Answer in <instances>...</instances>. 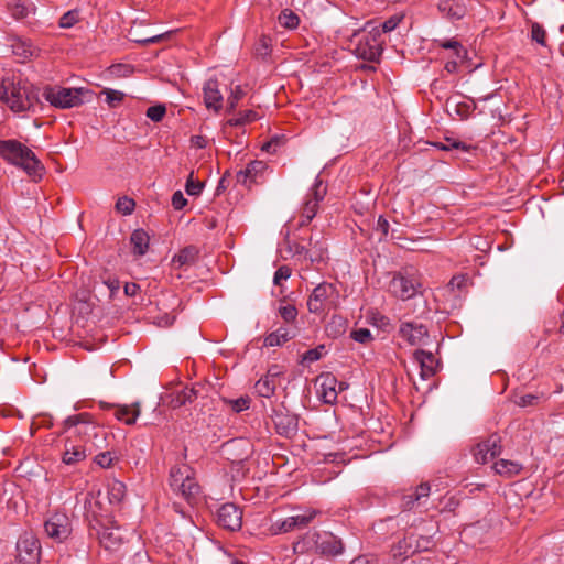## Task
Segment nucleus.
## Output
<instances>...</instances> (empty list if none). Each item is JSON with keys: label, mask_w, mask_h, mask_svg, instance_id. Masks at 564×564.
<instances>
[{"label": "nucleus", "mask_w": 564, "mask_h": 564, "mask_svg": "<svg viewBox=\"0 0 564 564\" xmlns=\"http://www.w3.org/2000/svg\"><path fill=\"white\" fill-rule=\"evenodd\" d=\"M0 156L21 169L33 182H40L45 174V167L36 154L18 140H2Z\"/></svg>", "instance_id": "1"}, {"label": "nucleus", "mask_w": 564, "mask_h": 564, "mask_svg": "<svg viewBox=\"0 0 564 564\" xmlns=\"http://www.w3.org/2000/svg\"><path fill=\"white\" fill-rule=\"evenodd\" d=\"M296 553L314 552L323 556L335 557L344 552L343 541L328 531H307L296 543Z\"/></svg>", "instance_id": "2"}, {"label": "nucleus", "mask_w": 564, "mask_h": 564, "mask_svg": "<svg viewBox=\"0 0 564 564\" xmlns=\"http://www.w3.org/2000/svg\"><path fill=\"white\" fill-rule=\"evenodd\" d=\"M86 97H91V91L83 87L66 88L46 85L42 90V98L57 109L78 107L86 101Z\"/></svg>", "instance_id": "3"}, {"label": "nucleus", "mask_w": 564, "mask_h": 564, "mask_svg": "<svg viewBox=\"0 0 564 564\" xmlns=\"http://www.w3.org/2000/svg\"><path fill=\"white\" fill-rule=\"evenodd\" d=\"M350 43L354 45V53L358 58L372 63L379 62L383 51L379 28L355 32Z\"/></svg>", "instance_id": "4"}, {"label": "nucleus", "mask_w": 564, "mask_h": 564, "mask_svg": "<svg viewBox=\"0 0 564 564\" xmlns=\"http://www.w3.org/2000/svg\"><path fill=\"white\" fill-rule=\"evenodd\" d=\"M422 286L421 279L414 268H404L394 272L388 284V291L394 297L406 301L414 297Z\"/></svg>", "instance_id": "5"}, {"label": "nucleus", "mask_w": 564, "mask_h": 564, "mask_svg": "<svg viewBox=\"0 0 564 564\" xmlns=\"http://www.w3.org/2000/svg\"><path fill=\"white\" fill-rule=\"evenodd\" d=\"M318 513L319 511L316 509H304L300 513L293 514L284 519L275 520L271 524L270 531L272 534L276 535L289 533L299 529H304L312 523V521L316 518Z\"/></svg>", "instance_id": "6"}, {"label": "nucleus", "mask_w": 564, "mask_h": 564, "mask_svg": "<svg viewBox=\"0 0 564 564\" xmlns=\"http://www.w3.org/2000/svg\"><path fill=\"white\" fill-rule=\"evenodd\" d=\"M337 290L334 284L323 282L315 286L307 300V308L311 313L321 314L330 310Z\"/></svg>", "instance_id": "7"}, {"label": "nucleus", "mask_w": 564, "mask_h": 564, "mask_svg": "<svg viewBox=\"0 0 564 564\" xmlns=\"http://www.w3.org/2000/svg\"><path fill=\"white\" fill-rule=\"evenodd\" d=\"M62 425L61 433L73 432L75 436L80 437L85 443L87 440H90V434L94 433L98 424L94 421L91 414L83 412L67 416Z\"/></svg>", "instance_id": "8"}, {"label": "nucleus", "mask_w": 564, "mask_h": 564, "mask_svg": "<svg viewBox=\"0 0 564 564\" xmlns=\"http://www.w3.org/2000/svg\"><path fill=\"white\" fill-rule=\"evenodd\" d=\"M26 83L6 82L0 85V99L3 100L14 112L25 111Z\"/></svg>", "instance_id": "9"}, {"label": "nucleus", "mask_w": 564, "mask_h": 564, "mask_svg": "<svg viewBox=\"0 0 564 564\" xmlns=\"http://www.w3.org/2000/svg\"><path fill=\"white\" fill-rule=\"evenodd\" d=\"M96 534L100 545L110 552L118 551L123 544V534L119 527H106L104 524L90 528V535Z\"/></svg>", "instance_id": "10"}, {"label": "nucleus", "mask_w": 564, "mask_h": 564, "mask_svg": "<svg viewBox=\"0 0 564 564\" xmlns=\"http://www.w3.org/2000/svg\"><path fill=\"white\" fill-rule=\"evenodd\" d=\"M44 530L55 542H63L72 533L70 520L67 514L56 512L44 522Z\"/></svg>", "instance_id": "11"}, {"label": "nucleus", "mask_w": 564, "mask_h": 564, "mask_svg": "<svg viewBox=\"0 0 564 564\" xmlns=\"http://www.w3.org/2000/svg\"><path fill=\"white\" fill-rule=\"evenodd\" d=\"M18 564H37L40 562V542L33 535L25 534L17 542Z\"/></svg>", "instance_id": "12"}, {"label": "nucleus", "mask_w": 564, "mask_h": 564, "mask_svg": "<svg viewBox=\"0 0 564 564\" xmlns=\"http://www.w3.org/2000/svg\"><path fill=\"white\" fill-rule=\"evenodd\" d=\"M501 449V438L495 433L478 443L473 449V455L478 464H487L490 459L500 455Z\"/></svg>", "instance_id": "13"}, {"label": "nucleus", "mask_w": 564, "mask_h": 564, "mask_svg": "<svg viewBox=\"0 0 564 564\" xmlns=\"http://www.w3.org/2000/svg\"><path fill=\"white\" fill-rule=\"evenodd\" d=\"M398 334L411 346L426 345L429 341V330L423 324L402 322Z\"/></svg>", "instance_id": "14"}, {"label": "nucleus", "mask_w": 564, "mask_h": 564, "mask_svg": "<svg viewBox=\"0 0 564 564\" xmlns=\"http://www.w3.org/2000/svg\"><path fill=\"white\" fill-rule=\"evenodd\" d=\"M217 524L229 531H237L242 525V511L235 503H224L217 511Z\"/></svg>", "instance_id": "15"}, {"label": "nucleus", "mask_w": 564, "mask_h": 564, "mask_svg": "<svg viewBox=\"0 0 564 564\" xmlns=\"http://www.w3.org/2000/svg\"><path fill=\"white\" fill-rule=\"evenodd\" d=\"M272 421L276 433L282 436L291 437L297 431V416L290 413L284 406L273 409Z\"/></svg>", "instance_id": "16"}, {"label": "nucleus", "mask_w": 564, "mask_h": 564, "mask_svg": "<svg viewBox=\"0 0 564 564\" xmlns=\"http://www.w3.org/2000/svg\"><path fill=\"white\" fill-rule=\"evenodd\" d=\"M316 382L324 403L334 404L337 400V378L333 373L326 372L318 376Z\"/></svg>", "instance_id": "17"}, {"label": "nucleus", "mask_w": 564, "mask_h": 564, "mask_svg": "<svg viewBox=\"0 0 564 564\" xmlns=\"http://www.w3.org/2000/svg\"><path fill=\"white\" fill-rule=\"evenodd\" d=\"M281 373L282 372L278 365L271 366L267 375L256 382V392L262 398H270L275 391L276 379Z\"/></svg>", "instance_id": "18"}, {"label": "nucleus", "mask_w": 564, "mask_h": 564, "mask_svg": "<svg viewBox=\"0 0 564 564\" xmlns=\"http://www.w3.org/2000/svg\"><path fill=\"white\" fill-rule=\"evenodd\" d=\"M204 102L208 109L219 112L223 108V94L219 90V83L215 78L208 79L203 87Z\"/></svg>", "instance_id": "19"}, {"label": "nucleus", "mask_w": 564, "mask_h": 564, "mask_svg": "<svg viewBox=\"0 0 564 564\" xmlns=\"http://www.w3.org/2000/svg\"><path fill=\"white\" fill-rule=\"evenodd\" d=\"M267 169V164L263 161H251L246 169L240 170L236 174L237 183L245 186H250L253 183H258Z\"/></svg>", "instance_id": "20"}, {"label": "nucleus", "mask_w": 564, "mask_h": 564, "mask_svg": "<svg viewBox=\"0 0 564 564\" xmlns=\"http://www.w3.org/2000/svg\"><path fill=\"white\" fill-rule=\"evenodd\" d=\"M414 359L420 364L422 379H429L436 373L438 361L432 352L419 349L414 352Z\"/></svg>", "instance_id": "21"}, {"label": "nucleus", "mask_w": 564, "mask_h": 564, "mask_svg": "<svg viewBox=\"0 0 564 564\" xmlns=\"http://www.w3.org/2000/svg\"><path fill=\"white\" fill-rule=\"evenodd\" d=\"M437 9L449 20H460L466 14V6L462 0H440Z\"/></svg>", "instance_id": "22"}, {"label": "nucleus", "mask_w": 564, "mask_h": 564, "mask_svg": "<svg viewBox=\"0 0 564 564\" xmlns=\"http://www.w3.org/2000/svg\"><path fill=\"white\" fill-rule=\"evenodd\" d=\"M448 112L452 111L460 119L466 120L476 109V104L473 99L467 98L466 100H455L451 98L446 102Z\"/></svg>", "instance_id": "23"}, {"label": "nucleus", "mask_w": 564, "mask_h": 564, "mask_svg": "<svg viewBox=\"0 0 564 564\" xmlns=\"http://www.w3.org/2000/svg\"><path fill=\"white\" fill-rule=\"evenodd\" d=\"M87 446L76 445L70 440L65 442V451L63 453V463L66 465L77 464L86 458Z\"/></svg>", "instance_id": "24"}, {"label": "nucleus", "mask_w": 564, "mask_h": 564, "mask_svg": "<svg viewBox=\"0 0 564 564\" xmlns=\"http://www.w3.org/2000/svg\"><path fill=\"white\" fill-rule=\"evenodd\" d=\"M296 335L295 328L290 326H281L276 330L270 333L264 338V346L267 347H276L281 346L290 339L294 338Z\"/></svg>", "instance_id": "25"}, {"label": "nucleus", "mask_w": 564, "mask_h": 564, "mask_svg": "<svg viewBox=\"0 0 564 564\" xmlns=\"http://www.w3.org/2000/svg\"><path fill=\"white\" fill-rule=\"evenodd\" d=\"M193 475L194 470L187 464L172 467L170 470V487L175 492L180 487H184L186 479Z\"/></svg>", "instance_id": "26"}, {"label": "nucleus", "mask_w": 564, "mask_h": 564, "mask_svg": "<svg viewBox=\"0 0 564 564\" xmlns=\"http://www.w3.org/2000/svg\"><path fill=\"white\" fill-rule=\"evenodd\" d=\"M175 494L184 498L191 506L197 503L200 495V486L195 478V474L189 476L184 482V487H180Z\"/></svg>", "instance_id": "27"}, {"label": "nucleus", "mask_w": 564, "mask_h": 564, "mask_svg": "<svg viewBox=\"0 0 564 564\" xmlns=\"http://www.w3.org/2000/svg\"><path fill=\"white\" fill-rule=\"evenodd\" d=\"M12 53L23 61L31 59L37 55V47L26 39L17 37L11 44Z\"/></svg>", "instance_id": "28"}, {"label": "nucleus", "mask_w": 564, "mask_h": 564, "mask_svg": "<svg viewBox=\"0 0 564 564\" xmlns=\"http://www.w3.org/2000/svg\"><path fill=\"white\" fill-rule=\"evenodd\" d=\"M415 534L411 533L406 535L403 540L399 541L397 544L392 546V556L399 560H405L409 556L415 554L417 550H415Z\"/></svg>", "instance_id": "29"}, {"label": "nucleus", "mask_w": 564, "mask_h": 564, "mask_svg": "<svg viewBox=\"0 0 564 564\" xmlns=\"http://www.w3.org/2000/svg\"><path fill=\"white\" fill-rule=\"evenodd\" d=\"M140 413V404L135 402L132 405H116L113 415L117 420L123 421L128 425H132L135 423Z\"/></svg>", "instance_id": "30"}, {"label": "nucleus", "mask_w": 564, "mask_h": 564, "mask_svg": "<svg viewBox=\"0 0 564 564\" xmlns=\"http://www.w3.org/2000/svg\"><path fill=\"white\" fill-rule=\"evenodd\" d=\"M150 237L143 229H135L130 236L133 253L144 256L149 248Z\"/></svg>", "instance_id": "31"}, {"label": "nucleus", "mask_w": 564, "mask_h": 564, "mask_svg": "<svg viewBox=\"0 0 564 564\" xmlns=\"http://www.w3.org/2000/svg\"><path fill=\"white\" fill-rule=\"evenodd\" d=\"M198 257V250L194 246H188L183 248L177 254H175L172 259V263L177 265V268H182L184 265L193 264Z\"/></svg>", "instance_id": "32"}, {"label": "nucleus", "mask_w": 564, "mask_h": 564, "mask_svg": "<svg viewBox=\"0 0 564 564\" xmlns=\"http://www.w3.org/2000/svg\"><path fill=\"white\" fill-rule=\"evenodd\" d=\"M107 431L97 425V429L90 434V440L85 442V446H87V452H91L93 449H102L107 447Z\"/></svg>", "instance_id": "33"}, {"label": "nucleus", "mask_w": 564, "mask_h": 564, "mask_svg": "<svg viewBox=\"0 0 564 564\" xmlns=\"http://www.w3.org/2000/svg\"><path fill=\"white\" fill-rule=\"evenodd\" d=\"M494 469L499 475L511 477L521 471L522 465L514 460L500 459L495 463Z\"/></svg>", "instance_id": "34"}, {"label": "nucleus", "mask_w": 564, "mask_h": 564, "mask_svg": "<svg viewBox=\"0 0 564 564\" xmlns=\"http://www.w3.org/2000/svg\"><path fill=\"white\" fill-rule=\"evenodd\" d=\"M197 399V391L194 388H183L176 391L172 398L173 408H180L187 403H192Z\"/></svg>", "instance_id": "35"}, {"label": "nucleus", "mask_w": 564, "mask_h": 564, "mask_svg": "<svg viewBox=\"0 0 564 564\" xmlns=\"http://www.w3.org/2000/svg\"><path fill=\"white\" fill-rule=\"evenodd\" d=\"M26 95L24 96L25 100V111L32 110L35 111V108L41 106V97L40 89L26 83Z\"/></svg>", "instance_id": "36"}, {"label": "nucleus", "mask_w": 564, "mask_h": 564, "mask_svg": "<svg viewBox=\"0 0 564 564\" xmlns=\"http://www.w3.org/2000/svg\"><path fill=\"white\" fill-rule=\"evenodd\" d=\"M434 145L442 151L462 150L469 152L473 149L471 145L453 138H445L443 142H436Z\"/></svg>", "instance_id": "37"}, {"label": "nucleus", "mask_w": 564, "mask_h": 564, "mask_svg": "<svg viewBox=\"0 0 564 564\" xmlns=\"http://www.w3.org/2000/svg\"><path fill=\"white\" fill-rule=\"evenodd\" d=\"M279 23L285 29H296L300 23V18L290 9H284L278 17Z\"/></svg>", "instance_id": "38"}, {"label": "nucleus", "mask_w": 564, "mask_h": 564, "mask_svg": "<svg viewBox=\"0 0 564 564\" xmlns=\"http://www.w3.org/2000/svg\"><path fill=\"white\" fill-rule=\"evenodd\" d=\"M258 113L253 110H245L240 111L237 117L231 118L227 121V123L231 127L245 126L247 123L253 122L258 119Z\"/></svg>", "instance_id": "39"}, {"label": "nucleus", "mask_w": 564, "mask_h": 564, "mask_svg": "<svg viewBox=\"0 0 564 564\" xmlns=\"http://www.w3.org/2000/svg\"><path fill=\"white\" fill-rule=\"evenodd\" d=\"M438 46L446 48V50H453L454 55L457 58L464 59L467 55V51L463 47V45L457 40H442L436 41Z\"/></svg>", "instance_id": "40"}, {"label": "nucleus", "mask_w": 564, "mask_h": 564, "mask_svg": "<svg viewBox=\"0 0 564 564\" xmlns=\"http://www.w3.org/2000/svg\"><path fill=\"white\" fill-rule=\"evenodd\" d=\"M272 52L271 37L262 35L254 46V54L262 59L267 58Z\"/></svg>", "instance_id": "41"}, {"label": "nucleus", "mask_w": 564, "mask_h": 564, "mask_svg": "<svg viewBox=\"0 0 564 564\" xmlns=\"http://www.w3.org/2000/svg\"><path fill=\"white\" fill-rule=\"evenodd\" d=\"M430 490H431V487L427 482H422L420 484L413 494H410L408 496L404 497L405 499V506H411L413 505L415 501H420L422 498H425L429 496L430 494Z\"/></svg>", "instance_id": "42"}, {"label": "nucleus", "mask_w": 564, "mask_h": 564, "mask_svg": "<svg viewBox=\"0 0 564 564\" xmlns=\"http://www.w3.org/2000/svg\"><path fill=\"white\" fill-rule=\"evenodd\" d=\"M426 533H431V534H425V535H416L415 534L414 544H415V550H417V552L429 551L434 545V542H433L434 531L432 529H430V530H426Z\"/></svg>", "instance_id": "43"}, {"label": "nucleus", "mask_w": 564, "mask_h": 564, "mask_svg": "<svg viewBox=\"0 0 564 564\" xmlns=\"http://www.w3.org/2000/svg\"><path fill=\"white\" fill-rule=\"evenodd\" d=\"M278 312L282 319L288 324L294 323L296 321L297 310L292 304H285L284 301H282Z\"/></svg>", "instance_id": "44"}, {"label": "nucleus", "mask_w": 564, "mask_h": 564, "mask_svg": "<svg viewBox=\"0 0 564 564\" xmlns=\"http://www.w3.org/2000/svg\"><path fill=\"white\" fill-rule=\"evenodd\" d=\"M126 486L121 481H113L109 486V500L111 503H119L124 497Z\"/></svg>", "instance_id": "45"}, {"label": "nucleus", "mask_w": 564, "mask_h": 564, "mask_svg": "<svg viewBox=\"0 0 564 564\" xmlns=\"http://www.w3.org/2000/svg\"><path fill=\"white\" fill-rule=\"evenodd\" d=\"M325 195H326V186L323 185L322 180L317 176L315 178L314 185H313L307 198L313 199L314 202L319 204V202H322L324 199Z\"/></svg>", "instance_id": "46"}, {"label": "nucleus", "mask_w": 564, "mask_h": 564, "mask_svg": "<svg viewBox=\"0 0 564 564\" xmlns=\"http://www.w3.org/2000/svg\"><path fill=\"white\" fill-rule=\"evenodd\" d=\"M31 10H33V8L28 7L21 0L15 1L10 8L12 17L17 20L26 18Z\"/></svg>", "instance_id": "47"}, {"label": "nucleus", "mask_w": 564, "mask_h": 564, "mask_svg": "<svg viewBox=\"0 0 564 564\" xmlns=\"http://www.w3.org/2000/svg\"><path fill=\"white\" fill-rule=\"evenodd\" d=\"M531 39L532 41L539 43L542 46L546 45V31L538 22H533L531 24Z\"/></svg>", "instance_id": "48"}, {"label": "nucleus", "mask_w": 564, "mask_h": 564, "mask_svg": "<svg viewBox=\"0 0 564 564\" xmlns=\"http://www.w3.org/2000/svg\"><path fill=\"white\" fill-rule=\"evenodd\" d=\"M402 20L403 14H394L387 19L381 25L378 26L380 29V37L382 36V33H389L395 30Z\"/></svg>", "instance_id": "49"}, {"label": "nucleus", "mask_w": 564, "mask_h": 564, "mask_svg": "<svg viewBox=\"0 0 564 564\" xmlns=\"http://www.w3.org/2000/svg\"><path fill=\"white\" fill-rule=\"evenodd\" d=\"M134 200L127 196L120 197L116 203L117 212L121 213L122 215H130L134 210Z\"/></svg>", "instance_id": "50"}, {"label": "nucleus", "mask_w": 564, "mask_h": 564, "mask_svg": "<svg viewBox=\"0 0 564 564\" xmlns=\"http://www.w3.org/2000/svg\"><path fill=\"white\" fill-rule=\"evenodd\" d=\"M102 94L106 96V101L109 107H116L119 102L123 100L124 94L119 90H115L111 88H105Z\"/></svg>", "instance_id": "51"}, {"label": "nucleus", "mask_w": 564, "mask_h": 564, "mask_svg": "<svg viewBox=\"0 0 564 564\" xmlns=\"http://www.w3.org/2000/svg\"><path fill=\"white\" fill-rule=\"evenodd\" d=\"M166 113V108L164 105H155L151 106L147 109V117L151 119L153 122H160L164 118Z\"/></svg>", "instance_id": "52"}, {"label": "nucleus", "mask_w": 564, "mask_h": 564, "mask_svg": "<svg viewBox=\"0 0 564 564\" xmlns=\"http://www.w3.org/2000/svg\"><path fill=\"white\" fill-rule=\"evenodd\" d=\"M225 402L236 413L242 412L250 406V399L248 397H240L235 400H225Z\"/></svg>", "instance_id": "53"}, {"label": "nucleus", "mask_w": 564, "mask_h": 564, "mask_svg": "<svg viewBox=\"0 0 564 564\" xmlns=\"http://www.w3.org/2000/svg\"><path fill=\"white\" fill-rule=\"evenodd\" d=\"M245 93L243 90L241 89L240 86H236L232 90H231V94L230 96L228 97V100H227V111L228 112H232L237 105H238V101L243 97Z\"/></svg>", "instance_id": "54"}, {"label": "nucleus", "mask_w": 564, "mask_h": 564, "mask_svg": "<svg viewBox=\"0 0 564 564\" xmlns=\"http://www.w3.org/2000/svg\"><path fill=\"white\" fill-rule=\"evenodd\" d=\"M204 187V184L199 181H195L193 178V172L189 174L186 184H185V191L191 196H197L200 194L202 189Z\"/></svg>", "instance_id": "55"}, {"label": "nucleus", "mask_w": 564, "mask_h": 564, "mask_svg": "<svg viewBox=\"0 0 564 564\" xmlns=\"http://www.w3.org/2000/svg\"><path fill=\"white\" fill-rule=\"evenodd\" d=\"M350 337L360 344H367L373 339L371 332L368 328H358L350 333Z\"/></svg>", "instance_id": "56"}, {"label": "nucleus", "mask_w": 564, "mask_h": 564, "mask_svg": "<svg viewBox=\"0 0 564 564\" xmlns=\"http://www.w3.org/2000/svg\"><path fill=\"white\" fill-rule=\"evenodd\" d=\"M78 22V12L75 10L64 13L59 19V26L63 29H69Z\"/></svg>", "instance_id": "57"}, {"label": "nucleus", "mask_w": 564, "mask_h": 564, "mask_svg": "<svg viewBox=\"0 0 564 564\" xmlns=\"http://www.w3.org/2000/svg\"><path fill=\"white\" fill-rule=\"evenodd\" d=\"M115 455L111 451H105L95 456V463L102 468H109L112 465Z\"/></svg>", "instance_id": "58"}, {"label": "nucleus", "mask_w": 564, "mask_h": 564, "mask_svg": "<svg viewBox=\"0 0 564 564\" xmlns=\"http://www.w3.org/2000/svg\"><path fill=\"white\" fill-rule=\"evenodd\" d=\"M324 349H325L324 345H321V346H318L316 348H313V349H308L303 355V361H305V362H314V361L319 360L322 358V356H323Z\"/></svg>", "instance_id": "59"}, {"label": "nucleus", "mask_w": 564, "mask_h": 564, "mask_svg": "<svg viewBox=\"0 0 564 564\" xmlns=\"http://www.w3.org/2000/svg\"><path fill=\"white\" fill-rule=\"evenodd\" d=\"M291 276V269L288 265L280 267L273 276V283L280 285L281 281L288 280Z\"/></svg>", "instance_id": "60"}, {"label": "nucleus", "mask_w": 564, "mask_h": 564, "mask_svg": "<svg viewBox=\"0 0 564 564\" xmlns=\"http://www.w3.org/2000/svg\"><path fill=\"white\" fill-rule=\"evenodd\" d=\"M187 204V199L184 197L181 191H177L172 196V206L176 210H181Z\"/></svg>", "instance_id": "61"}, {"label": "nucleus", "mask_w": 564, "mask_h": 564, "mask_svg": "<svg viewBox=\"0 0 564 564\" xmlns=\"http://www.w3.org/2000/svg\"><path fill=\"white\" fill-rule=\"evenodd\" d=\"M317 208H318V203L314 202L313 199L307 198L304 203L302 213L314 218L317 213Z\"/></svg>", "instance_id": "62"}, {"label": "nucleus", "mask_w": 564, "mask_h": 564, "mask_svg": "<svg viewBox=\"0 0 564 564\" xmlns=\"http://www.w3.org/2000/svg\"><path fill=\"white\" fill-rule=\"evenodd\" d=\"M104 283L110 292V297H113L120 289V281L117 278L109 276Z\"/></svg>", "instance_id": "63"}, {"label": "nucleus", "mask_w": 564, "mask_h": 564, "mask_svg": "<svg viewBox=\"0 0 564 564\" xmlns=\"http://www.w3.org/2000/svg\"><path fill=\"white\" fill-rule=\"evenodd\" d=\"M538 399H539V397L531 394V393L523 394L518 399L517 404L520 406H523V408L533 405V404H535Z\"/></svg>", "instance_id": "64"}]
</instances>
